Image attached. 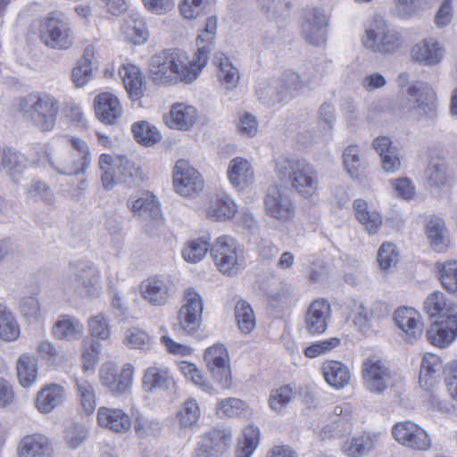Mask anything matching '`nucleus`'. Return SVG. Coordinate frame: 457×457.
Segmentation results:
<instances>
[{"instance_id":"obj_1","label":"nucleus","mask_w":457,"mask_h":457,"mask_svg":"<svg viewBox=\"0 0 457 457\" xmlns=\"http://www.w3.org/2000/svg\"><path fill=\"white\" fill-rule=\"evenodd\" d=\"M208 54L206 46H199L195 58L190 61L181 50H164L150 58L149 77L157 85L191 83L206 64Z\"/></svg>"},{"instance_id":"obj_2","label":"nucleus","mask_w":457,"mask_h":457,"mask_svg":"<svg viewBox=\"0 0 457 457\" xmlns=\"http://www.w3.org/2000/svg\"><path fill=\"white\" fill-rule=\"evenodd\" d=\"M277 177L290 185L297 194L310 197L319 186L318 171L305 159L295 156H279L275 161Z\"/></svg>"},{"instance_id":"obj_3","label":"nucleus","mask_w":457,"mask_h":457,"mask_svg":"<svg viewBox=\"0 0 457 457\" xmlns=\"http://www.w3.org/2000/svg\"><path fill=\"white\" fill-rule=\"evenodd\" d=\"M18 108L23 118L40 131H51L59 113V101L46 92H33L21 97Z\"/></svg>"},{"instance_id":"obj_4","label":"nucleus","mask_w":457,"mask_h":457,"mask_svg":"<svg viewBox=\"0 0 457 457\" xmlns=\"http://www.w3.org/2000/svg\"><path fill=\"white\" fill-rule=\"evenodd\" d=\"M39 37L51 48L68 49L73 41L70 19L61 12H51L41 22Z\"/></svg>"},{"instance_id":"obj_5","label":"nucleus","mask_w":457,"mask_h":457,"mask_svg":"<svg viewBox=\"0 0 457 457\" xmlns=\"http://www.w3.org/2000/svg\"><path fill=\"white\" fill-rule=\"evenodd\" d=\"M366 48L374 53L392 54L402 45L399 33L387 26L381 17H375L362 38Z\"/></svg>"},{"instance_id":"obj_6","label":"nucleus","mask_w":457,"mask_h":457,"mask_svg":"<svg viewBox=\"0 0 457 457\" xmlns=\"http://www.w3.org/2000/svg\"><path fill=\"white\" fill-rule=\"evenodd\" d=\"M184 303L179 308L177 320L179 326L187 334H194L200 327L204 309L203 298L194 288L184 292Z\"/></svg>"},{"instance_id":"obj_7","label":"nucleus","mask_w":457,"mask_h":457,"mask_svg":"<svg viewBox=\"0 0 457 457\" xmlns=\"http://www.w3.org/2000/svg\"><path fill=\"white\" fill-rule=\"evenodd\" d=\"M240 252L237 242L228 236L218 237L211 247V255L219 270L228 275L235 274L239 269Z\"/></svg>"},{"instance_id":"obj_8","label":"nucleus","mask_w":457,"mask_h":457,"mask_svg":"<svg viewBox=\"0 0 457 457\" xmlns=\"http://www.w3.org/2000/svg\"><path fill=\"white\" fill-rule=\"evenodd\" d=\"M67 287L80 296H93L99 292V272L89 263L73 265L72 276L67 281Z\"/></svg>"},{"instance_id":"obj_9","label":"nucleus","mask_w":457,"mask_h":457,"mask_svg":"<svg viewBox=\"0 0 457 457\" xmlns=\"http://www.w3.org/2000/svg\"><path fill=\"white\" fill-rule=\"evenodd\" d=\"M266 213L280 222L291 220L295 216V204L286 189L278 185L270 186L264 197Z\"/></svg>"},{"instance_id":"obj_10","label":"nucleus","mask_w":457,"mask_h":457,"mask_svg":"<svg viewBox=\"0 0 457 457\" xmlns=\"http://www.w3.org/2000/svg\"><path fill=\"white\" fill-rule=\"evenodd\" d=\"M392 434L398 443L413 450L426 451L431 446L428 433L411 421L396 423L392 428Z\"/></svg>"},{"instance_id":"obj_11","label":"nucleus","mask_w":457,"mask_h":457,"mask_svg":"<svg viewBox=\"0 0 457 457\" xmlns=\"http://www.w3.org/2000/svg\"><path fill=\"white\" fill-rule=\"evenodd\" d=\"M407 94L415 98L414 111L420 117L435 120L437 116L436 95L431 86L423 81H417L407 87Z\"/></svg>"},{"instance_id":"obj_12","label":"nucleus","mask_w":457,"mask_h":457,"mask_svg":"<svg viewBox=\"0 0 457 457\" xmlns=\"http://www.w3.org/2000/svg\"><path fill=\"white\" fill-rule=\"evenodd\" d=\"M173 185L179 195L193 196L203 189L204 181L199 172L190 167L187 161L179 160L175 165Z\"/></svg>"},{"instance_id":"obj_13","label":"nucleus","mask_w":457,"mask_h":457,"mask_svg":"<svg viewBox=\"0 0 457 457\" xmlns=\"http://www.w3.org/2000/svg\"><path fill=\"white\" fill-rule=\"evenodd\" d=\"M365 387L371 393L382 394L389 386L391 374L381 360L370 358L362 364Z\"/></svg>"},{"instance_id":"obj_14","label":"nucleus","mask_w":457,"mask_h":457,"mask_svg":"<svg viewBox=\"0 0 457 457\" xmlns=\"http://www.w3.org/2000/svg\"><path fill=\"white\" fill-rule=\"evenodd\" d=\"M71 144L81 156L79 160H75L72 154H67L65 158L60 163H55L54 161L49 160V163L53 169L58 173L72 176L84 172L90 163V154L87 143L79 137H72Z\"/></svg>"},{"instance_id":"obj_15","label":"nucleus","mask_w":457,"mask_h":457,"mask_svg":"<svg viewBox=\"0 0 457 457\" xmlns=\"http://www.w3.org/2000/svg\"><path fill=\"white\" fill-rule=\"evenodd\" d=\"M230 443V430L212 429L201 437L196 449V457H220Z\"/></svg>"},{"instance_id":"obj_16","label":"nucleus","mask_w":457,"mask_h":457,"mask_svg":"<svg viewBox=\"0 0 457 457\" xmlns=\"http://www.w3.org/2000/svg\"><path fill=\"white\" fill-rule=\"evenodd\" d=\"M331 316L329 303L325 299L313 301L308 307L304 317V328L310 335L324 333Z\"/></svg>"},{"instance_id":"obj_17","label":"nucleus","mask_w":457,"mask_h":457,"mask_svg":"<svg viewBox=\"0 0 457 457\" xmlns=\"http://www.w3.org/2000/svg\"><path fill=\"white\" fill-rule=\"evenodd\" d=\"M96 118L105 125H115L122 116L120 100L109 92L98 94L94 100Z\"/></svg>"},{"instance_id":"obj_18","label":"nucleus","mask_w":457,"mask_h":457,"mask_svg":"<svg viewBox=\"0 0 457 457\" xmlns=\"http://www.w3.org/2000/svg\"><path fill=\"white\" fill-rule=\"evenodd\" d=\"M328 18L317 8L311 10L305 15L302 31L304 38L310 44L319 46L326 41Z\"/></svg>"},{"instance_id":"obj_19","label":"nucleus","mask_w":457,"mask_h":457,"mask_svg":"<svg viewBox=\"0 0 457 457\" xmlns=\"http://www.w3.org/2000/svg\"><path fill=\"white\" fill-rule=\"evenodd\" d=\"M18 457H54L53 442L45 435L25 436L18 445Z\"/></svg>"},{"instance_id":"obj_20","label":"nucleus","mask_w":457,"mask_h":457,"mask_svg":"<svg viewBox=\"0 0 457 457\" xmlns=\"http://www.w3.org/2000/svg\"><path fill=\"white\" fill-rule=\"evenodd\" d=\"M423 309L431 320L457 319V305L449 302L441 291L429 294Z\"/></svg>"},{"instance_id":"obj_21","label":"nucleus","mask_w":457,"mask_h":457,"mask_svg":"<svg viewBox=\"0 0 457 457\" xmlns=\"http://www.w3.org/2000/svg\"><path fill=\"white\" fill-rule=\"evenodd\" d=\"M426 337L432 345L444 348L457 337V319L435 320Z\"/></svg>"},{"instance_id":"obj_22","label":"nucleus","mask_w":457,"mask_h":457,"mask_svg":"<svg viewBox=\"0 0 457 457\" xmlns=\"http://www.w3.org/2000/svg\"><path fill=\"white\" fill-rule=\"evenodd\" d=\"M98 424L116 433L127 432L131 427L130 417L121 409L100 407L97 411Z\"/></svg>"},{"instance_id":"obj_23","label":"nucleus","mask_w":457,"mask_h":457,"mask_svg":"<svg viewBox=\"0 0 457 457\" xmlns=\"http://www.w3.org/2000/svg\"><path fill=\"white\" fill-rule=\"evenodd\" d=\"M411 57L420 63L428 66L436 65L442 61L444 49L435 39H424L412 47Z\"/></svg>"},{"instance_id":"obj_24","label":"nucleus","mask_w":457,"mask_h":457,"mask_svg":"<svg viewBox=\"0 0 457 457\" xmlns=\"http://www.w3.org/2000/svg\"><path fill=\"white\" fill-rule=\"evenodd\" d=\"M130 209L135 217L146 223H155L162 219L160 204L153 195L145 194L133 201Z\"/></svg>"},{"instance_id":"obj_25","label":"nucleus","mask_w":457,"mask_h":457,"mask_svg":"<svg viewBox=\"0 0 457 457\" xmlns=\"http://www.w3.org/2000/svg\"><path fill=\"white\" fill-rule=\"evenodd\" d=\"M372 145L379 154L382 162V168L386 172L394 173L401 166L398 150L392 145V141L387 137H378L374 139Z\"/></svg>"},{"instance_id":"obj_26","label":"nucleus","mask_w":457,"mask_h":457,"mask_svg":"<svg viewBox=\"0 0 457 457\" xmlns=\"http://www.w3.org/2000/svg\"><path fill=\"white\" fill-rule=\"evenodd\" d=\"M383 303H373L370 306L358 300H353L349 308L353 316V323L361 328L371 326L382 314Z\"/></svg>"},{"instance_id":"obj_27","label":"nucleus","mask_w":457,"mask_h":457,"mask_svg":"<svg viewBox=\"0 0 457 457\" xmlns=\"http://www.w3.org/2000/svg\"><path fill=\"white\" fill-rule=\"evenodd\" d=\"M426 235L431 247L438 252H444L450 244L449 232L445 220L438 216H431L426 224Z\"/></svg>"},{"instance_id":"obj_28","label":"nucleus","mask_w":457,"mask_h":457,"mask_svg":"<svg viewBox=\"0 0 457 457\" xmlns=\"http://www.w3.org/2000/svg\"><path fill=\"white\" fill-rule=\"evenodd\" d=\"M175 381L166 368L149 367L143 377V387L146 392L170 390Z\"/></svg>"},{"instance_id":"obj_29","label":"nucleus","mask_w":457,"mask_h":457,"mask_svg":"<svg viewBox=\"0 0 457 457\" xmlns=\"http://www.w3.org/2000/svg\"><path fill=\"white\" fill-rule=\"evenodd\" d=\"M141 293L145 300L155 306L165 304L170 297L168 284L158 278H150L144 281Z\"/></svg>"},{"instance_id":"obj_30","label":"nucleus","mask_w":457,"mask_h":457,"mask_svg":"<svg viewBox=\"0 0 457 457\" xmlns=\"http://www.w3.org/2000/svg\"><path fill=\"white\" fill-rule=\"evenodd\" d=\"M170 115V120L166 121L170 128L188 130L196 121L198 112L192 105L176 104L171 107Z\"/></svg>"},{"instance_id":"obj_31","label":"nucleus","mask_w":457,"mask_h":457,"mask_svg":"<svg viewBox=\"0 0 457 457\" xmlns=\"http://www.w3.org/2000/svg\"><path fill=\"white\" fill-rule=\"evenodd\" d=\"M228 178L234 187L244 189L253 179V170L244 158L237 157L230 161Z\"/></svg>"},{"instance_id":"obj_32","label":"nucleus","mask_w":457,"mask_h":457,"mask_svg":"<svg viewBox=\"0 0 457 457\" xmlns=\"http://www.w3.org/2000/svg\"><path fill=\"white\" fill-rule=\"evenodd\" d=\"M442 369V361L437 355L432 353L425 354L420 370V386L427 390H430L436 383Z\"/></svg>"},{"instance_id":"obj_33","label":"nucleus","mask_w":457,"mask_h":457,"mask_svg":"<svg viewBox=\"0 0 457 457\" xmlns=\"http://www.w3.org/2000/svg\"><path fill=\"white\" fill-rule=\"evenodd\" d=\"M356 219L364 226L369 235L377 234L381 227L382 218L377 211H371L368 203L362 199H357L353 203Z\"/></svg>"},{"instance_id":"obj_34","label":"nucleus","mask_w":457,"mask_h":457,"mask_svg":"<svg viewBox=\"0 0 457 457\" xmlns=\"http://www.w3.org/2000/svg\"><path fill=\"white\" fill-rule=\"evenodd\" d=\"M83 325L70 316H61L53 328L54 337L58 340L73 341L83 335Z\"/></svg>"},{"instance_id":"obj_35","label":"nucleus","mask_w":457,"mask_h":457,"mask_svg":"<svg viewBox=\"0 0 457 457\" xmlns=\"http://www.w3.org/2000/svg\"><path fill=\"white\" fill-rule=\"evenodd\" d=\"M65 398L64 388L59 385H50L43 388L37 397V408L41 413H49L60 405Z\"/></svg>"},{"instance_id":"obj_36","label":"nucleus","mask_w":457,"mask_h":457,"mask_svg":"<svg viewBox=\"0 0 457 457\" xmlns=\"http://www.w3.org/2000/svg\"><path fill=\"white\" fill-rule=\"evenodd\" d=\"M322 372L328 384L335 388H343L349 383L350 371L341 361H325L322 365Z\"/></svg>"},{"instance_id":"obj_37","label":"nucleus","mask_w":457,"mask_h":457,"mask_svg":"<svg viewBox=\"0 0 457 457\" xmlns=\"http://www.w3.org/2000/svg\"><path fill=\"white\" fill-rule=\"evenodd\" d=\"M228 361L229 356L227 348H225V356H222V358L213 357L211 360L205 361L212 378L219 383L222 388H228L231 385Z\"/></svg>"},{"instance_id":"obj_38","label":"nucleus","mask_w":457,"mask_h":457,"mask_svg":"<svg viewBox=\"0 0 457 457\" xmlns=\"http://www.w3.org/2000/svg\"><path fill=\"white\" fill-rule=\"evenodd\" d=\"M352 428L353 423L350 415H342V408L337 406L334 410L330 423L322 429V434L325 436L343 437L350 434Z\"/></svg>"},{"instance_id":"obj_39","label":"nucleus","mask_w":457,"mask_h":457,"mask_svg":"<svg viewBox=\"0 0 457 457\" xmlns=\"http://www.w3.org/2000/svg\"><path fill=\"white\" fill-rule=\"evenodd\" d=\"M37 361L34 356L21 354L17 360L16 370L20 384L23 387L30 386L37 379Z\"/></svg>"},{"instance_id":"obj_40","label":"nucleus","mask_w":457,"mask_h":457,"mask_svg":"<svg viewBox=\"0 0 457 457\" xmlns=\"http://www.w3.org/2000/svg\"><path fill=\"white\" fill-rule=\"evenodd\" d=\"M237 212V204L228 195L218 197L206 210L207 216L216 221L229 220Z\"/></svg>"},{"instance_id":"obj_41","label":"nucleus","mask_w":457,"mask_h":457,"mask_svg":"<svg viewBox=\"0 0 457 457\" xmlns=\"http://www.w3.org/2000/svg\"><path fill=\"white\" fill-rule=\"evenodd\" d=\"M124 87L131 96L138 98L142 95L143 79L138 67L132 64L123 65L119 70Z\"/></svg>"},{"instance_id":"obj_42","label":"nucleus","mask_w":457,"mask_h":457,"mask_svg":"<svg viewBox=\"0 0 457 457\" xmlns=\"http://www.w3.org/2000/svg\"><path fill=\"white\" fill-rule=\"evenodd\" d=\"M279 86V79H273L271 80L262 81L256 88L258 99L264 104L273 105L283 101L284 96Z\"/></svg>"},{"instance_id":"obj_43","label":"nucleus","mask_w":457,"mask_h":457,"mask_svg":"<svg viewBox=\"0 0 457 457\" xmlns=\"http://www.w3.org/2000/svg\"><path fill=\"white\" fill-rule=\"evenodd\" d=\"M442 287L450 294H457V261L436 262Z\"/></svg>"},{"instance_id":"obj_44","label":"nucleus","mask_w":457,"mask_h":457,"mask_svg":"<svg viewBox=\"0 0 457 457\" xmlns=\"http://www.w3.org/2000/svg\"><path fill=\"white\" fill-rule=\"evenodd\" d=\"M260 430L257 427L250 425L243 431V438L238 441L235 457H250L260 441Z\"/></svg>"},{"instance_id":"obj_45","label":"nucleus","mask_w":457,"mask_h":457,"mask_svg":"<svg viewBox=\"0 0 457 457\" xmlns=\"http://www.w3.org/2000/svg\"><path fill=\"white\" fill-rule=\"evenodd\" d=\"M124 33L135 45L144 44L148 38L145 20L139 14H132L126 21Z\"/></svg>"},{"instance_id":"obj_46","label":"nucleus","mask_w":457,"mask_h":457,"mask_svg":"<svg viewBox=\"0 0 457 457\" xmlns=\"http://www.w3.org/2000/svg\"><path fill=\"white\" fill-rule=\"evenodd\" d=\"M131 130L137 142L144 145H152L162 138L157 129L145 120L135 122Z\"/></svg>"},{"instance_id":"obj_47","label":"nucleus","mask_w":457,"mask_h":457,"mask_svg":"<svg viewBox=\"0 0 457 457\" xmlns=\"http://www.w3.org/2000/svg\"><path fill=\"white\" fill-rule=\"evenodd\" d=\"M424 178L430 188H438L447 181L445 163L439 159L432 160L424 172Z\"/></svg>"},{"instance_id":"obj_48","label":"nucleus","mask_w":457,"mask_h":457,"mask_svg":"<svg viewBox=\"0 0 457 457\" xmlns=\"http://www.w3.org/2000/svg\"><path fill=\"white\" fill-rule=\"evenodd\" d=\"M20 335L19 326L12 312L0 303V338L4 341L15 340Z\"/></svg>"},{"instance_id":"obj_49","label":"nucleus","mask_w":457,"mask_h":457,"mask_svg":"<svg viewBox=\"0 0 457 457\" xmlns=\"http://www.w3.org/2000/svg\"><path fill=\"white\" fill-rule=\"evenodd\" d=\"M80 405L86 415H90L96 409V401L92 385L82 378L75 379Z\"/></svg>"},{"instance_id":"obj_50","label":"nucleus","mask_w":457,"mask_h":457,"mask_svg":"<svg viewBox=\"0 0 457 457\" xmlns=\"http://www.w3.org/2000/svg\"><path fill=\"white\" fill-rule=\"evenodd\" d=\"M373 447V442L369 435L363 434L353 437L343 444L342 449L345 453L351 457H361L366 455Z\"/></svg>"},{"instance_id":"obj_51","label":"nucleus","mask_w":457,"mask_h":457,"mask_svg":"<svg viewBox=\"0 0 457 457\" xmlns=\"http://www.w3.org/2000/svg\"><path fill=\"white\" fill-rule=\"evenodd\" d=\"M235 316L239 329L245 333H250L255 327V318L250 304L245 301H239L235 307Z\"/></svg>"},{"instance_id":"obj_52","label":"nucleus","mask_w":457,"mask_h":457,"mask_svg":"<svg viewBox=\"0 0 457 457\" xmlns=\"http://www.w3.org/2000/svg\"><path fill=\"white\" fill-rule=\"evenodd\" d=\"M343 163L346 172L351 178H359V171L363 166V161L356 145H350L345 149L343 153Z\"/></svg>"},{"instance_id":"obj_53","label":"nucleus","mask_w":457,"mask_h":457,"mask_svg":"<svg viewBox=\"0 0 457 457\" xmlns=\"http://www.w3.org/2000/svg\"><path fill=\"white\" fill-rule=\"evenodd\" d=\"M133 366L125 364L120 372L113 379V383L108 385L105 388L113 395L126 394L131 386L133 377Z\"/></svg>"},{"instance_id":"obj_54","label":"nucleus","mask_w":457,"mask_h":457,"mask_svg":"<svg viewBox=\"0 0 457 457\" xmlns=\"http://www.w3.org/2000/svg\"><path fill=\"white\" fill-rule=\"evenodd\" d=\"M200 417V408L195 399L189 398L183 403L177 413V419L181 428H191Z\"/></svg>"},{"instance_id":"obj_55","label":"nucleus","mask_w":457,"mask_h":457,"mask_svg":"<svg viewBox=\"0 0 457 457\" xmlns=\"http://www.w3.org/2000/svg\"><path fill=\"white\" fill-rule=\"evenodd\" d=\"M279 79V86L283 92L284 98L287 96L295 97L302 92L304 82L301 80L300 76L292 71H286Z\"/></svg>"},{"instance_id":"obj_56","label":"nucleus","mask_w":457,"mask_h":457,"mask_svg":"<svg viewBox=\"0 0 457 457\" xmlns=\"http://www.w3.org/2000/svg\"><path fill=\"white\" fill-rule=\"evenodd\" d=\"M218 79L220 84L228 90L235 88L239 81V71L228 57L220 60Z\"/></svg>"},{"instance_id":"obj_57","label":"nucleus","mask_w":457,"mask_h":457,"mask_svg":"<svg viewBox=\"0 0 457 457\" xmlns=\"http://www.w3.org/2000/svg\"><path fill=\"white\" fill-rule=\"evenodd\" d=\"M134 429L137 436L145 438L159 433L162 429V424L157 419L138 415L134 420Z\"/></svg>"},{"instance_id":"obj_58","label":"nucleus","mask_w":457,"mask_h":457,"mask_svg":"<svg viewBox=\"0 0 457 457\" xmlns=\"http://www.w3.org/2000/svg\"><path fill=\"white\" fill-rule=\"evenodd\" d=\"M208 250V242L198 238L187 243L182 250V256L188 262H198L205 256Z\"/></svg>"},{"instance_id":"obj_59","label":"nucleus","mask_w":457,"mask_h":457,"mask_svg":"<svg viewBox=\"0 0 457 457\" xmlns=\"http://www.w3.org/2000/svg\"><path fill=\"white\" fill-rule=\"evenodd\" d=\"M124 343L131 348L146 351L151 345V337L145 331L132 328L127 330Z\"/></svg>"},{"instance_id":"obj_60","label":"nucleus","mask_w":457,"mask_h":457,"mask_svg":"<svg viewBox=\"0 0 457 457\" xmlns=\"http://www.w3.org/2000/svg\"><path fill=\"white\" fill-rule=\"evenodd\" d=\"M292 395V388L287 385L271 390L269 397L270 407L275 411H280L290 403Z\"/></svg>"},{"instance_id":"obj_61","label":"nucleus","mask_w":457,"mask_h":457,"mask_svg":"<svg viewBox=\"0 0 457 457\" xmlns=\"http://www.w3.org/2000/svg\"><path fill=\"white\" fill-rule=\"evenodd\" d=\"M1 159L2 168L12 174L21 172L24 167L23 155L13 149H4Z\"/></svg>"},{"instance_id":"obj_62","label":"nucleus","mask_w":457,"mask_h":457,"mask_svg":"<svg viewBox=\"0 0 457 457\" xmlns=\"http://www.w3.org/2000/svg\"><path fill=\"white\" fill-rule=\"evenodd\" d=\"M71 76L77 87L86 85L93 76L91 61L87 57L80 58L73 69Z\"/></svg>"},{"instance_id":"obj_63","label":"nucleus","mask_w":457,"mask_h":457,"mask_svg":"<svg viewBox=\"0 0 457 457\" xmlns=\"http://www.w3.org/2000/svg\"><path fill=\"white\" fill-rule=\"evenodd\" d=\"M398 15L409 19L424 9L427 0H394Z\"/></svg>"},{"instance_id":"obj_64","label":"nucleus","mask_w":457,"mask_h":457,"mask_svg":"<svg viewBox=\"0 0 457 457\" xmlns=\"http://www.w3.org/2000/svg\"><path fill=\"white\" fill-rule=\"evenodd\" d=\"M246 404L244 401L237 398H228L220 401L217 406V413L220 417L239 416L245 409Z\"/></svg>"}]
</instances>
